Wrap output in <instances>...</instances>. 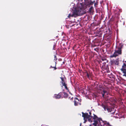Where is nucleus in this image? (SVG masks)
Masks as SVG:
<instances>
[{"mask_svg": "<svg viewBox=\"0 0 126 126\" xmlns=\"http://www.w3.org/2000/svg\"><path fill=\"white\" fill-rule=\"evenodd\" d=\"M105 122V124H106V126H111L109 125V123H108L107 124H106V122L105 121H104Z\"/></svg>", "mask_w": 126, "mask_h": 126, "instance_id": "obj_21", "label": "nucleus"}, {"mask_svg": "<svg viewBox=\"0 0 126 126\" xmlns=\"http://www.w3.org/2000/svg\"><path fill=\"white\" fill-rule=\"evenodd\" d=\"M93 11V7L92 6L91 7L89 8V11L90 12H91Z\"/></svg>", "mask_w": 126, "mask_h": 126, "instance_id": "obj_16", "label": "nucleus"}, {"mask_svg": "<svg viewBox=\"0 0 126 126\" xmlns=\"http://www.w3.org/2000/svg\"><path fill=\"white\" fill-rule=\"evenodd\" d=\"M54 97L56 99H59L60 98H63V97L62 92H60L58 94H54Z\"/></svg>", "mask_w": 126, "mask_h": 126, "instance_id": "obj_6", "label": "nucleus"}, {"mask_svg": "<svg viewBox=\"0 0 126 126\" xmlns=\"http://www.w3.org/2000/svg\"><path fill=\"white\" fill-rule=\"evenodd\" d=\"M81 8H75L73 12V14L72 15V17H76L78 16L79 15L80 12H81Z\"/></svg>", "mask_w": 126, "mask_h": 126, "instance_id": "obj_3", "label": "nucleus"}, {"mask_svg": "<svg viewBox=\"0 0 126 126\" xmlns=\"http://www.w3.org/2000/svg\"><path fill=\"white\" fill-rule=\"evenodd\" d=\"M115 112H113L111 113V114H114Z\"/></svg>", "mask_w": 126, "mask_h": 126, "instance_id": "obj_29", "label": "nucleus"}, {"mask_svg": "<svg viewBox=\"0 0 126 126\" xmlns=\"http://www.w3.org/2000/svg\"><path fill=\"white\" fill-rule=\"evenodd\" d=\"M89 114H90V115H91V112H89Z\"/></svg>", "mask_w": 126, "mask_h": 126, "instance_id": "obj_30", "label": "nucleus"}, {"mask_svg": "<svg viewBox=\"0 0 126 126\" xmlns=\"http://www.w3.org/2000/svg\"><path fill=\"white\" fill-rule=\"evenodd\" d=\"M103 64H104V65H104V64H106V63H105V62H104V63H103Z\"/></svg>", "mask_w": 126, "mask_h": 126, "instance_id": "obj_31", "label": "nucleus"}, {"mask_svg": "<svg viewBox=\"0 0 126 126\" xmlns=\"http://www.w3.org/2000/svg\"><path fill=\"white\" fill-rule=\"evenodd\" d=\"M92 118L93 119L91 120L92 122H93L94 123H92L93 125L98 124L100 126H106L105 122L102 120L101 118L98 117L96 115L94 114V116L93 117L92 116Z\"/></svg>", "mask_w": 126, "mask_h": 126, "instance_id": "obj_1", "label": "nucleus"}, {"mask_svg": "<svg viewBox=\"0 0 126 126\" xmlns=\"http://www.w3.org/2000/svg\"><path fill=\"white\" fill-rule=\"evenodd\" d=\"M64 77H63V76H62L61 77H60V78L62 80V81L61 82L62 84L63 83L65 82H64Z\"/></svg>", "mask_w": 126, "mask_h": 126, "instance_id": "obj_14", "label": "nucleus"}, {"mask_svg": "<svg viewBox=\"0 0 126 126\" xmlns=\"http://www.w3.org/2000/svg\"><path fill=\"white\" fill-rule=\"evenodd\" d=\"M110 64L111 65L113 64L118 65L119 64V62L117 60H113L110 61Z\"/></svg>", "mask_w": 126, "mask_h": 126, "instance_id": "obj_11", "label": "nucleus"}, {"mask_svg": "<svg viewBox=\"0 0 126 126\" xmlns=\"http://www.w3.org/2000/svg\"><path fill=\"white\" fill-rule=\"evenodd\" d=\"M63 93L64 94L63 95V97H64L65 98H67L68 96V94L65 92H63Z\"/></svg>", "mask_w": 126, "mask_h": 126, "instance_id": "obj_13", "label": "nucleus"}, {"mask_svg": "<svg viewBox=\"0 0 126 126\" xmlns=\"http://www.w3.org/2000/svg\"><path fill=\"white\" fill-rule=\"evenodd\" d=\"M74 99V105L75 106H77L79 104L80 105L81 104L80 103V101H79V99L75 97Z\"/></svg>", "mask_w": 126, "mask_h": 126, "instance_id": "obj_9", "label": "nucleus"}, {"mask_svg": "<svg viewBox=\"0 0 126 126\" xmlns=\"http://www.w3.org/2000/svg\"><path fill=\"white\" fill-rule=\"evenodd\" d=\"M102 107L104 108L105 111L107 110L108 112H110L112 110V109L111 108L108 107L107 105H104L103 104H102Z\"/></svg>", "mask_w": 126, "mask_h": 126, "instance_id": "obj_7", "label": "nucleus"}, {"mask_svg": "<svg viewBox=\"0 0 126 126\" xmlns=\"http://www.w3.org/2000/svg\"><path fill=\"white\" fill-rule=\"evenodd\" d=\"M82 116L83 117L84 119H88V121L89 122H92L91 120V119L92 117V116L91 115H89L88 114V113H84L83 112H82Z\"/></svg>", "mask_w": 126, "mask_h": 126, "instance_id": "obj_4", "label": "nucleus"}, {"mask_svg": "<svg viewBox=\"0 0 126 126\" xmlns=\"http://www.w3.org/2000/svg\"><path fill=\"white\" fill-rule=\"evenodd\" d=\"M50 68H53V67L52 66H51L50 67Z\"/></svg>", "mask_w": 126, "mask_h": 126, "instance_id": "obj_32", "label": "nucleus"}, {"mask_svg": "<svg viewBox=\"0 0 126 126\" xmlns=\"http://www.w3.org/2000/svg\"><path fill=\"white\" fill-rule=\"evenodd\" d=\"M121 70L124 73L123 76L126 77V61H125L123 63L122 66V68L121 69Z\"/></svg>", "mask_w": 126, "mask_h": 126, "instance_id": "obj_5", "label": "nucleus"}, {"mask_svg": "<svg viewBox=\"0 0 126 126\" xmlns=\"http://www.w3.org/2000/svg\"><path fill=\"white\" fill-rule=\"evenodd\" d=\"M82 0H81L80 1H82Z\"/></svg>", "mask_w": 126, "mask_h": 126, "instance_id": "obj_33", "label": "nucleus"}, {"mask_svg": "<svg viewBox=\"0 0 126 126\" xmlns=\"http://www.w3.org/2000/svg\"><path fill=\"white\" fill-rule=\"evenodd\" d=\"M101 59L102 61H104L105 60H106V58H105V57H103Z\"/></svg>", "mask_w": 126, "mask_h": 126, "instance_id": "obj_23", "label": "nucleus"}, {"mask_svg": "<svg viewBox=\"0 0 126 126\" xmlns=\"http://www.w3.org/2000/svg\"><path fill=\"white\" fill-rule=\"evenodd\" d=\"M53 68H54V70H56L57 69L55 65V67H53Z\"/></svg>", "mask_w": 126, "mask_h": 126, "instance_id": "obj_28", "label": "nucleus"}, {"mask_svg": "<svg viewBox=\"0 0 126 126\" xmlns=\"http://www.w3.org/2000/svg\"><path fill=\"white\" fill-rule=\"evenodd\" d=\"M86 76L89 79H90V78H91V74L89 72H86Z\"/></svg>", "mask_w": 126, "mask_h": 126, "instance_id": "obj_12", "label": "nucleus"}, {"mask_svg": "<svg viewBox=\"0 0 126 126\" xmlns=\"http://www.w3.org/2000/svg\"><path fill=\"white\" fill-rule=\"evenodd\" d=\"M62 86H64V88L65 87H66L67 86V84L65 83V82L63 83H62Z\"/></svg>", "mask_w": 126, "mask_h": 126, "instance_id": "obj_19", "label": "nucleus"}, {"mask_svg": "<svg viewBox=\"0 0 126 126\" xmlns=\"http://www.w3.org/2000/svg\"><path fill=\"white\" fill-rule=\"evenodd\" d=\"M56 45L55 44H54V45L53 46V49L55 50V47H56Z\"/></svg>", "mask_w": 126, "mask_h": 126, "instance_id": "obj_24", "label": "nucleus"}, {"mask_svg": "<svg viewBox=\"0 0 126 126\" xmlns=\"http://www.w3.org/2000/svg\"><path fill=\"white\" fill-rule=\"evenodd\" d=\"M99 24L98 23H96V22H94L93 24H92L93 26H96L98 25Z\"/></svg>", "mask_w": 126, "mask_h": 126, "instance_id": "obj_15", "label": "nucleus"}, {"mask_svg": "<svg viewBox=\"0 0 126 126\" xmlns=\"http://www.w3.org/2000/svg\"><path fill=\"white\" fill-rule=\"evenodd\" d=\"M64 88L66 90H67L68 92H69L70 94L71 95H72V94L70 93V92L69 91V89L68 88L67 86L65 87Z\"/></svg>", "mask_w": 126, "mask_h": 126, "instance_id": "obj_18", "label": "nucleus"}, {"mask_svg": "<svg viewBox=\"0 0 126 126\" xmlns=\"http://www.w3.org/2000/svg\"><path fill=\"white\" fill-rule=\"evenodd\" d=\"M99 92L100 93H101L102 95V97H104L105 94L107 93V91L104 90V89L101 88L99 89Z\"/></svg>", "mask_w": 126, "mask_h": 126, "instance_id": "obj_10", "label": "nucleus"}, {"mask_svg": "<svg viewBox=\"0 0 126 126\" xmlns=\"http://www.w3.org/2000/svg\"><path fill=\"white\" fill-rule=\"evenodd\" d=\"M72 16V15H71V14H69V15H68V17H69V18H70L71 16Z\"/></svg>", "mask_w": 126, "mask_h": 126, "instance_id": "obj_25", "label": "nucleus"}, {"mask_svg": "<svg viewBox=\"0 0 126 126\" xmlns=\"http://www.w3.org/2000/svg\"><path fill=\"white\" fill-rule=\"evenodd\" d=\"M54 61L55 62V66H56V64L57 63V60L56 61Z\"/></svg>", "mask_w": 126, "mask_h": 126, "instance_id": "obj_26", "label": "nucleus"}, {"mask_svg": "<svg viewBox=\"0 0 126 126\" xmlns=\"http://www.w3.org/2000/svg\"><path fill=\"white\" fill-rule=\"evenodd\" d=\"M105 65H103V66H102V68L104 69H107V68H108V65H107V66L105 68Z\"/></svg>", "mask_w": 126, "mask_h": 126, "instance_id": "obj_17", "label": "nucleus"}, {"mask_svg": "<svg viewBox=\"0 0 126 126\" xmlns=\"http://www.w3.org/2000/svg\"><path fill=\"white\" fill-rule=\"evenodd\" d=\"M80 4H81V5H82V4L81 3H80Z\"/></svg>", "mask_w": 126, "mask_h": 126, "instance_id": "obj_34", "label": "nucleus"}, {"mask_svg": "<svg viewBox=\"0 0 126 126\" xmlns=\"http://www.w3.org/2000/svg\"><path fill=\"white\" fill-rule=\"evenodd\" d=\"M93 2L91 0L89 1L88 0H84V4L87 6H89L91 5H92Z\"/></svg>", "mask_w": 126, "mask_h": 126, "instance_id": "obj_8", "label": "nucleus"}, {"mask_svg": "<svg viewBox=\"0 0 126 126\" xmlns=\"http://www.w3.org/2000/svg\"><path fill=\"white\" fill-rule=\"evenodd\" d=\"M122 47H119L116 48V49L115 50L113 54L110 56V58L116 57L118 56L119 55L122 54Z\"/></svg>", "mask_w": 126, "mask_h": 126, "instance_id": "obj_2", "label": "nucleus"}, {"mask_svg": "<svg viewBox=\"0 0 126 126\" xmlns=\"http://www.w3.org/2000/svg\"><path fill=\"white\" fill-rule=\"evenodd\" d=\"M73 97H70L69 98V99L71 101H72V100H73Z\"/></svg>", "mask_w": 126, "mask_h": 126, "instance_id": "obj_22", "label": "nucleus"}, {"mask_svg": "<svg viewBox=\"0 0 126 126\" xmlns=\"http://www.w3.org/2000/svg\"><path fill=\"white\" fill-rule=\"evenodd\" d=\"M94 126H99L100 125H98V124H96V125H94ZM90 126H92V125H90Z\"/></svg>", "mask_w": 126, "mask_h": 126, "instance_id": "obj_27", "label": "nucleus"}, {"mask_svg": "<svg viewBox=\"0 0 126 126\" xmlns=\"http://www.w3.org/2000/svg\"><path fill=\"white\" fill-rule=\"evenodd\" d=\"M57 58L56 56L55 55H54V61H56L57 60Z\"/></svg>", "mask_w": 126, "mask_h": 126, "instance_id": "obj_20", "label": "nucleus"}]
</instances>
